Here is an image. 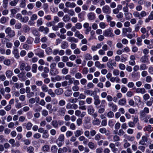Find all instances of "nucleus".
<instances>
[{
  "label": "nucleus",
  "instance_id": "1",
  "mask_svg": "<svg viewBox=\"0 0 153 153\" xmlns=\"http://www.w3.org/2000/svg\"><path fill=\"white\" fill-rule=\"evenodd\" d=\"M94 109L92 105H89L88 107V112L89 114L92 116L94 118H96L97 116V113H94Z\"/></svg>",
  "mask_w": 153,
  "mask_h": 153
},
{
  "label": "nucleus",
  "instance_id": "2",
  "mask_svg": "<svg viewBox=\"0 0 153 153\" xmlns=\"http://www.w3.org/2000/svg\"><path fill=\"white\" fill-rule=\"evenodd\" d=\"M19 68L21 71H23L25 70L27 71H29L31 69L30 66L25 62H22L21 63Z\"/></svg>",
  "mask_w": 153,
  "mask_h": 153
},
{
  "label": "nucleus",
  "instance_id": "3",
  "mask_svg": "<svg viewBox=\"0 0 153 153\" xmlns=\"http://www.w3.org/2000/svg\"><path fill=\"white\" fill-rule=\"evenodd\" d=\"M5 33L10 38L13 37L15 35L14 31L12 30L10 27H8L6 29Z\"/></svg>",
  "mask_w": 153,
  "mask_h": 153
},
{
  "label": "nucleus",
  "instance_id": "4",
  "mask_svg": "<svg viewBox=\"0 0 153 153\" xmlns=\"http://www.w3.org/2000/svg\"><path fill=\"white\" fill-rule=\"evenodd\" d=\"M64 136L63 134H60L56 140V143L59 147H60L63 145L62 142L64 141Z\"/></svg>",
  "mask_w": 153,
  "mask_h": 153
},
{
  "label": "nucleus",
  "instance_id": "5",
  "mask_svg": "<svg viewBox=\"0 0 153 153\" xmlns=\"http://www.w3.org/2000/svg\"><path fill=\"white\" fill-rule=\"evenodd\" d=\"M103 35L105 36L113 37L114 35L111 28H110L105 30L103 32Z\"/></svg>",
  "mask_w": 153,
  "mask_h": 153
},
{
  "label": "nucleus",
  "instance_id": "6",
  "mask_svg": "<svg viewBox=\"0 0 153 153\" xmlns=\"http://www.w3.org/2000/svg\"><path fill=\"white\" fill-rule=\"evenodd\" d=\"M94 104L95 105L96 107L97 108L100 104L101 102V101L98 95H96L94 96Z\"/></svg>",
  "mask_w": 153,
  "mask_h": 153
},
{
  "label": "nucleus",
  "instance_id": "7",
  "mask_svg": "<svg viewBox=\"0 0 153 153\" xmlns=\"http://www.w3.org/2000/svg\"><path fill=\"white\" fill-rule=\"evenodd\" d=\"M102 11L104 13L109 14L111 13V9L110 7L106 5L103 6L102 8Z\"/></svg>",
  "mask_w": 153,
  "mask_h": 153
},
{
  "label": "nucleus",
  "instance_id": "8",
  "mask_svg": "<svg viewBox=\"0 0 153 153\" xmlns=\"http://www.w3.org/2000/svg\"><path fill=\"white\" fill-rule=\"evenodd\" d=\"M88 19L90 20H93L96 18V16L94 13L90 12L88 13L87 15Z\"/></svg>",
  "mask_w": 153,
  "mask_h": 153
},
{
  "label": "nucleus",
  "instance_id": "9",
  "mask_svg": "<svg viewBox=\"0 0 153 153\" xmlns=\"http://www.w3.org/2000/svg\"><path fill=\"white\" fill-rule=\"evenodd\" d=\"M99 131L102 134H105V135L107 136H108L109 134V131H107L105 128H101L99 129Z\"/></svg>",
  "mask_w": 153,
  "mask_h": 153
},
{
  "label": "nucleus",
  "instance_id": "10",
  "mask_svg": "<svg viewBox=\"0 0 153 153\" xmlns=\"http://www.w3.org/2000/svg\"><path fill=\"white\" fill-rule=\"evenodd\" d=\"M135 91L137 93H140L142 94H143L146 92L145 89L143 88H137L136 89Z\"/></svg>",
  "mask_w": 153,
  "mask_h": 153
},
{
  "label": "nucleus",
  "instance_id": "11",
  "mask_svg": "<svg viewBox=\"0 0 153 153\" xmlns=\"http://www.w3.org/2000/svg\"><path fill=\"white\" fill-rule=\"evenodd\" d=\"M66 111V110L65 108L61 107L59 108L58 112L60 115L63 116L65 114Z\"/></svg>",
  "mask_w": 153,
  "mask_h": 153
},
{
  "label": "nucleus",
  "instance_id": "12",
  "mask_svg": "<svg viewBox=\"0 0 153 153\" xmlns=\"http://www.w3.org/2000/svg\"><path fill=\"white\" fill-rule=\"evenodd\" d=\"M65 6L67 7L74 8L76 6V4L74 2L71 3L70 2L67 1L65 4Z\"/></svg>",
  "mask_w": 153,
  "mask_h": 153
},
{
  "label": "nucleus",
  "instance_id": "13",
  "mask_svg": "<svg viewBox=\"0 0 153 153\" xmlns=\"http://www.w3.org/2000/svg\"><path fill=\"white\" fill-rule=\"evenodd\" d=\"M50 73L51 75L53 76H55L59 74L58 71L56 68L50 69Z\"/></svg>",
  "mask_w": 153,
  "mask_h": 153
},
{
  "label": "nucleus",
  "instance_id": "14",
  "mask_svg": "<svg viewBox=\"0 0 153 153\" xmlns=\"http://www.w3.org/2000/svg\"><path fill=\"white\" fill-rule=\"evenodd\" d=\"M67 40L71 42H75L76 43L78 42V40L77 39L75 38L74 37H68L67 39Z\"/></svg>",
  "mask_w": 153,
  "mask_h": 153
},
{
  "label": "nucleus",
  "instance_id": "15",
  "mask_svg": "<svg viewBox=\"0 0 153 153\" xmlns=\"http://www.w3.org/2000/svg\"><path fill=\"white\" fill-rule=\"evenodd\" d=\"M42 150L44 152H48L50 150V146L48 145H45L42 147Z\"/></svg>",
  "mask_w": 153,
  "mask_h": 153
},
{
  "label": "nucleus",
  "instance_id": "16",
  "mask_svg": "<svg viewBox=\"0 0 153 153\" xmlns=\"http://www.w3.org/2000/svg\"><path fill=\"white\" fill-rule=\"evenodd\" d=\"M105 105H100V106H98L97 108H100L98 109V112L100 114H102L103 113L105 110Z\"/></svg>",
  "mask_w": 153,
  "mask_h": 153
},
{
  "label": "nucleus",
  "instance_id": "17",
  "mask_svg": "<svg viewBox=\"0 0 153 153\" xmlns=\"http://www.w3.org/2000/svg\"><path fill=\"white\" fill-rule=\"evenodd\" d=\"M142 110L140 111V120H143L144 118L147 117V115Z\"/></svg>",
  "mask_w": 153,
  "mask_h": 153
},
{
  "label": "nucleus",
  "instance_id": "18",
  "mask_svg": "<svg viewBox=\"0 0 153 153\" xmlns=\"http://www.w3.org/2000/svg\"><path fill=\"white\" fill-rule=\"evenodd\" d=\"M126 100L125 98H122L120 100L118 101V104L121 106L126 105Z\"/></svg>",
  "mask_w": 153,
  "mask_h": 153
},
{
  "label": "nucleus",
  "instance_id": "19",
  "mask_svg": "<svg viewBox=\"0 0 153 153\" xmlns=\"http://www.w3.org/2000/svg\"><path fill=\"white\" fill-rule=\"evenodd\" d=\"M109 147L111 149L112 151L115 152L118 151V149L115 147V145L113 143H111L109 145Z\"/></svg>",
  "mask_w": 153,
  "mask_h": 153
},
{
  "label": "nucleus",
  "instance_id": "20",
  "mask_svg": "<svg viewBox=\"0 0 153 153\" xmlns=\"http://www.w3.org/2000/svg\"><path fill=\"white\" fill-rule=\"evenodd\" d=\"M68 46V42L66 41H63L61 43V47L63 49H65L67 48Z\"/></svg>",
  "mask_w": 153,
  "mask_h": 153
},
{
  "label": "nucleus",
  "instance_id": "21",
  "mask_svg": "<svg viewBox=\"0 0 153 153\" xmlns=\"http://www.w3.org/2000/svg\"><path fill=\"white\" fill-rule=\"evenodd\" d=\"M55 94L57 95H60L62 94L63 92V90L62 88H59L56 89L54 91Z\"/></svg>",
  "mask_w": 153,
  "mask_h": 153
},
{
  "label": "nucleus",
  "instance_id": "22",
  "mask_svg": "<svg viewBox=\"0 0 153 153\" xmlns=\"http://www.w3.org/2000/svg\"><path fill=\"white\" fill-rule=\"evenodd\" d=\"M83 134V132L80 130H77L74 132V135L76 137H78Z\"/></svg>",
  "mask_w": 153,
  "mask_h": 153
},
{
  "label": "nucleus",
  "instance_id": "23",
  "mask_svg": "<svg viewBox=\"0 0 153 153\" xmlns=\"http://www.w3.org/2000/svg\"><path fill=\"white\" fill-rule=\"evenodd\" d=\"M140 61L142 63H146L148 61V56L146 55H144L141 57L140 60Z\"/></svg>",
  "mask_w": 153,
  "mask_h": 153
},
{
  "label": "nucleus",
  "instance_id": "24",
  "mask_svg": "<svg viewBox=\"0 0 153 153\" xmlns=\"http://www.w3.org/2000/svg\"><path fill=\"white\" fill-rule=\"evenodd\" d=\"M27 0H20L19 6L22 8H24L26 5Z\"/></svg>",
  "mask_w": 153,
  "mask_h": 153
},
{
  "label": "nucleus",
  "instance_id": "25",
  "mask_svg": "<svg viewBox=\"0 0 153 153\" xmlns=\"http://www.w3.org/2000/svg\"><path fill=\"white\" fill-rule=\"evenodd\" d=\"M125 19L126 20H129L132 16V14L131 13L128 12L124 13Z\"/></svg>",
  "mask_w": 153,
  "mask_h": 153
},
{
  "label": "nucleus",
  "instance_id": "26",
  "mask_svg": "<svg viewBox=\"0 0 153 153\" xmlns=\"http://www.w3.org/2000/svg\"><path fill=\"white\" fill-rule=\"evenodd\" d=\"M75 36L80 39H82L84 38V36L80 34L78 31H76L75 33Z\"/></svg>",
  "mask_w": 153,
  "mask_h": 153
},
{
  "label": "nucleus",
  "instance_id": "27",
  "mask_svg": "<svg viewBox=\"0 0 153 153\" xmlns=\"http://www.w3.org/2000/svg\"><path fill=\"white\" fill-rule=\"evenodd\" d=\"M37 65L36 64H33L32 66L31 71H32L34 73H36L37 72Z\"/></svg>",
  "mask_w": 153,
  "mask_h": 153
},
{
  "label": "nucleus",
  "instance_id": "28",
  "mask_svg": "<svg viewBox=\"0 0 153 153\" xmlns=\"http://www.w3.org/2000/svg\"><path fill=\"white\" fill-rule=\"evenodd\" d=\"M72 92L71 90H67L65 92V95L67 97H70L72 94Z\"/></svg>",
  "mask_w": 153,
  "mask_h": 153
},
{
  "label": "nucleus",
  "instance_id": "29",
  "mask_svg": "<svg viewBox=\"0 0 153 153\" xmlns=\"http://www.w3.org/2000/svg\"><path fill=\"white\" fill-rule=\"evenodd\" d=\"M132 29L131 28L128 27V28H123V29L122 32L125 34L127 32L130 33L131 32Z\"/></svg>",
  "mask_w": 153,
  "mask_h": 153
},
{
  "label": "nucleus",
  "instance_id": "30",
  "mask_svg": "<svg viewBox=\"0 0 153 153\" xmlns=\"http://www.w3.org/2000/svg\"><path fill=\"white\" fill-rule=\"evenodd\" d=\"M51 124L54 128H58L57 121L56 120L52 121L51 122Z\"/></svg>",
  "mask_w": 153,
  "mask_h": 153
},
{
  "label": "nucleus",
  "instance_id": "31",
  "mask_svg": "<svg viewBox=\"0 0 153 153\" xmlns=\"http://www.w3.org/2000/svg\"><path fill=\"white\" fill-rule=\"evenodd\" d=\"M34 148L32 146H30L27 149V151L28 153H34Z\"/></svg>",
  "mask_w": 153,
  "mask_h": 153
},
{
  "label": "nucleus",
  "instance_id": "32",
  "mask_svg": "<svg viewBox=\"0 0 153 153\" xmlns=\"http://www.w3.org/2000/svg\"><path fill=\"white\" fill-rule=\"evenodd\" d=\"M13 72L12 71L10 70H7L6 71L5 73V74L7 77L8 78H10L13 75Z\"/></svg>",
  "mask_w": 153,
  "mask_h": 153
},
{
  "label": "nucleus",
  "instance_id": "33",
  "mask_svg": "<svg viewBox=\"0 0 153 153\" xmlns=\"http://www.w3.org/2000/svg\"><path fill=\"white\" fill-rule=\"evenodd\" d=\"M70 19V17L68 15H65L63 17V21L66 22H68Z\"/></svg>",
  "mask_w": 153,
  "mask_h": 153
},
{
  "label": "nucleus",
  "instance_id": "34",
  "mask_svg": "<svg viewBox=\"0 0 153 153\" xmlns=\"http://www.w3.org/2000/svg\"><path fill=\"white\" fill-rule=\"evenodd\" d=\"M13 53L15 57L17 59H18L20 56L18 53V51L17 49H14L13 51Z\"/></svg>",
  "mask_w": 153,
  "mask_h": 153
},
{
  "label": "nucleus",
  "instance_id": "35",
  "mask_svg": "<svg viewBox=\"0 0 153 153\" xmlns=\"http://www.w3.org/2000/svg\"><path fill=\"white\" fill-rule=\"evenodd\" d=\"M58 149L57 147L56 146L53 145L52 146L51 148V152L53 153H56Z\"/></svg>",
  "mask_w": 153,
  "mask_h": 153
},
{
  "label": "nucleus",
  "instance_id": "36",
  "mask_svg": "<svg viewBox=\"0 0 153 153\" xmlns=\"http://www.w3.org/2000/svg\"><path fill=\"white\" fill-rule=\"evenodd\" d=\"M94 119L93 120V123L94 125H100V121L97 118H94Z\"/></svg>",
  "mask_w": 153,
  "mask_h": 153
},
{
  "label": "nucleus",
  "instance_id": "37",
  "mask_svg": "<svg viewBox=\"0 0 153 153\" xmlns=\"http://www.w3.org/2000/svg\"><path fill=\"white\" fill-rule=\"evenodd\" d=\"M35 54L40 58H43L44 56V52L43 50H42L39 52L36 53Z\"/></svg>",
  "mask_w": 153,
  "mask_h": 153
},
{
  "label": "nucleus",
  "instance_id": "38",
  "mask_svg": "<svg viewBox=\"0 0 153 153\" xmlns=\"http://www.w3.org/2000/svg\"><path fill=\"white\" fill-rule=\"evenodd\" d=\"M33 39L32 37L29 36L27 39L26 42L29 44H31L33 42Z\"/></svg>",
  "mask_w": 153,
  "mask_h": 153
},
{
  "label": "nucleus",
  "instance_id": "39",
  "mask_svg": "<svg viewBox=\"0 0 153 153\" xmlns=\"http://www.w3.org/2000/svg\"><path fill=\"white\" fill-rule=\"evenodd\" d=\"M41 88L42 91L45 92H48L49 90L48 87L45 84H43L41 86Z\"/></svg>",
  "mask_w": 153,
  "mask_h": 153
},
{
  "label": "nucleus",
  "instance_id": "40",
  "mask_svg": "<svg viewBox=\"0 0 153 153\" xmlns=\"http://www.w3.org/2000/svg\"><path fill=\"white\" fill-rule=\"evenodd\" d=\"M19 1V0H13L10 2L9 4L12 6H15Z\"/></svg>",
  "mask_w": 153,
  "mask_h": 153
},
{
  "label": "nucleus",
  "instance_id": "41",
  "mask_svg": "<svg viewBox=\"0 0 153 153\" xmlns=\"http://www.w3.org/2000/svg\"><path fill=\"white\" fill-rule=\"evenodd\" d=\"M68 101L71 103H75L78 101V99L76 98H71L68 99Z\"/></svg>",
  "mask_w": 153,
  "mask_h": 153
},
{
  "label": "nucleus",
  "instance_id": "42",
  "mask_svg": "<svg viewBox=\"0 0 153 153\" xmlns=\"http://www.w3.org/2000/svg\"><path fill=\"white\" fill-rule=\"evenodd\" d=\"M144 131H148L149 132H151L152 129L151 126L150 125H149L145 127L144 129Z\"/></svg>",
  "mask_w": 153,
  "mask_h": 153
},
{
  "label": "nucleus",
  "instance_id": "43",
  "mask_svg": "<svg viewBox=\"0 0 153 153\" xmlns=\"http://www.w3.org/2000/svg\"><path fill=\"white\" fill-rule=\"evenodd\" d=\"M33 34L35 36H39V32L36 29H34L32 31Z\"/></svg>",
  "mask_w": 153,
  "mask_h": 153
},
{
  "label": "nucleus",
  "instance_id": "44",
  "mask_svg": "<svg viewBox=\"0 0 153 153\" xmlns=\"http://www.w3.org/2000/svg\"><path fill=\"white\" fill-rule=\"evenodd\" d=\"M52 50L50 47H48L46 48L45 49V52L46 54L48 55H50L51 54Z\"/></svg>",
  "mask_w": 153,
  "mask_h": 153
},
{
  "label": "nucleus",
  "instance_id": "45",
  "mask_svg": "<svg viewBox=\"0 0 153 153\" xmlns=\"http://www.w3.org/2000/svg\"><path fill=\"white\" fill-rule=\"evenodd\" d=\"M29 19V17L28 16H25L22 17V18L21 19L20 21L21 22L26 23L27 22Z\"/></svg>",
  "mask_w": 153,
  "mask_h": 153
},
{
  "label": "nucleus",
  "instance_id": "46",
  "mask_svg": "<svg viewBox=\"0 0 153 153\" xmlns=\"http://www.w3.org/2000/svg\"><path fill=\"white\" fill-rule=\"evenodd\" d=\"M49 136L48 133V131L47 130H45L44 132L43 133L42 137L44 138H47Z\"/></svg>",
  "mask_w": 153,
  "mask_h": 153
},
{
  "label": "nucleus",
  "instance_id": "47",
  "mask_svg": "<svg viewBox=\"0 0 153 153\" xmlns=\"http://www.w3.org/2000/svg\"><path fill=\"white\" fill-rule=\"evenodd\" d=\"M85 59L87 60H89L92 59V57L89 53H86L84 56Z\"/></svg>",
  "mask_w": 153,
  "mask_h": 153
},
{
  "label": "nucleus",
  "instance_id": "48",
  "mask_svg": "<svg viewBox=\"0 0 153 153\" xmlns=\"http://www.w3.org/2000/svg\"><path fill=\"white\" fill-rule=\"evenodd\" d=\"M49 94L52 97H55L56 96L55 93L53 92L51 89H49L48 92Z\"/></svg>",
  "mask_w": 153,
  "mask_h": 153
},
{
  "label": "nucleus",
  "instance_id": "49",
  "mask_svg": "<svg viewBox=\"0 0 153 153\" xmlns=\"http://www.w3.org/2000/svg\"><path fill=\"white\" fill-rule=\"evenodd\" d=\"M25 75V73L23 72H21L20 73H19V74L17 75L18 77L21 79L22 80H25V79H24V77Z\"/></svg>",
  "mask_w": 153,
  "mask_h": 153
},
{
  "label": "nucleus",
  "instance_id": "50",
  "mask_svg": "<svg viewBox=\"0 0 153 153\" xmlns=\"http://www.w3.org/2000/svg\"><path fill=\"white\" fill-rule=\"evenodd\" d=\"M52 105L50 103H48L47 105L46 106V108L49 110L50 113H51L53 110H51L52 108Z\"/></svg>",
  "mask_w": 153,
  "mask_h": 153
},
{
  "label": "nucleus",
  "instance_id": "51",
  "mask_svg": "<svg viewBox=\"0 0 153 153\" xmlns=\"http://www.w3.org/2000/svg\"><path fill=\"white\" fill-rule=\"evenodd\" d=\"M58 67L59 68H62L65 66V64L63 62H59L58 63Z\"/></svg>",
  "mask_w": 153,
  "mask_h": 153
},
{
  "label": "nucleus",
  "instance_id": "52",
  "mask_svg": "<svg viewBox=\"0 0 153 153\" xmlns=\"http://www.w3.org/2000/svg\"><path fill=\"white\" fill-rule=\"evenodd\" d=\"M8 0H3V7L4 8H7L8 4Z\"/></svg>",
  "mask_w": 153,
  "mask_h": 153
},
{
  "label": "nucleus",
  "instance_id": "53",
  "mask_svg": "<svg viewBox=\"0 0 153 153\" xmlns=\"http://www.w3.org/2000/svg\"><path fill=\"white\" fill-rule=\"evenodd\" d=\"M137 45L138 46H140L142 45L141 42L142 41V39L140 37H138L137 39Z\"/></svg>",
  "mask_w": 153,
  "mask_h": 153
},
{
  "label": "nucleus",
  "instance_id": "54",
  "mask_svg": "<svg viewBox=\"0 0 153 153\" xmlns=\"http://www.w3.org/2000/svg\"><path fill=\"white\" fill-rule=\"evenodd\" d=\"M85 15V13L84 12H82L78 14V17L82 20L84 19Z\"/></svg>",
  "mask_w": 153,
  "mask_h": 153
},
{
  "label": "nucleus",
  "instance_id": "55",
  "mask_svg": "<svg viewBox=\"0 0 153 153\" xmlns=\"http://www.w3.org/2000/svg\"><path fill=\"white\" fill-rule=\"evenodd\" d=\"M6 22L7 19L5 17H2L0 19V22L2 24H4Z\"/></svg>",
  "mask_w": 153,
  "mask_h": 153
},
{
  "label": "nucleus",
  "instance_id": "56",
  "mask_svg": "<svg viewBox=\"0 0 153 153\" xmlns=\"http://www.w3.org/2000/svg\"><path fill=\"white\" fill-rule=\"evenodd\" d=\"M128 4L127 3L126 4V6L124 7L123 8V10L125 13H127L128 12Z\"/></svg>",
  "mask_w": 153,
  "mask_h": 153
},
{
  "label": "nucleus",
  "instance_id": "57",
  "mask_svg": "<svg viewBox=\"0 0 153 153\" xmlns=\"http://www.w3.org/2000/svg\"><path fill=\"white\" fill-rule=\"evenodd\" d=\"M88 146L91 149H93L95 148L94 144L91 142H90L88 143Z\"/></svg>",
  "mask_w": 153,
  "mask_h": 153
},
{
  "label": "nucleus",
  "instance_id": "58",
  "mask_svg": "<svg viewBox=\"0 0 153 153\" xmlns=\"http://www.w3.org/2000/svg\"><path fill=\"white\" fill-rule=\"evenodd\" d=\"M42 114L44 117H46L48 114V112L47 110L43 109L42 111Z\"/></svg>",
  "mask_w": 153,
  "mask_h": 153
},
{
  "label": "nucleus",
  "instance_id": "59",
  "mask_svg": "<svg viewBox=\"0 0 153 153\" xmlns=\"http://www.w3.org/2000/svg\"><path fill=\"white\" fill-rule=\"evenodd\" d=\"M92 99L91 97H88L86 99V102L88 104H90L92 102Z\"/></svg>",
  "mask_w": 153,
  "mask_h": 153
},
{
  "label": "nucleus",
  "instance_id": "60",
  "mask_svg": "<svg viewBox=\"0 0 153 153\" xmlns=\"http://www.w3.org/2000/svg\"><path fill=\"white\" fill-rule=\"evenodd\" d=\"M68 69L66 68H64L62 70V74L65 75L68 73Z\"/></svg>",
  "mask_w": 153,
  "mask_h": 153
},
{
  "label": "nucleus",
  "instance_id": "61",
  "mask_svg": "<svg viewBox=\"0 0 153 153\" xmlns=\"http://www.w3.org/2000/svg\"><path fill=\"white\" fill-rule=\"evenodd\" d=\"M32 126L33 125L31 123L28 122L27 124L26 128L27 130H30L31 129Z\"/></svg>",
  "mask_w": 153,
  "mask_h": 153
},
{
  "label": "nucleus",
  "instance_id": "62",
  "mask_svg": "<svg viewBox=\"0 0 153 153\" xmlns=\"http://www.w3.org/2000/svg\"><path fill=\"white\" fill-rule=\"evenodd\" d=\"M133 15L134 17H138L139 19H140L141 18L139 13L137 11H134L133 13Z\"/></svg>",
  "mask_w": 153,
  "mask_h": 153
},
{
  "label": "nucleus",
  "instance_id": "63",
  "mask_svg": "<svg viewBox=\"0 0 153 153\" xmlns=\"http://www.w3.org/2000/svg\"><path fill=\"white\" fill-rule=\"evenodd\" d=\"M68 60V57L66 56H65L62 57V61L63 62H67Z\"/></svg>",
  "mask_w": 153,
  "mask_h": 153
},
{
  "label": "nucleus",
  "instance_id": "64",
  "mask_svg": "<svg viewBox=\"0 0 153 153\" xmlns=\"http://www.w3.org/2000/svg\"><path fill=\"white\" fill-rule=\"evenodd\" d=\"M82 75L80 73H77L75 74V77L77 79H80L82 78Z\"/></svg>",
  "mask_w": 153,
  "mask_h": 153
}]
</instances>
